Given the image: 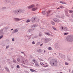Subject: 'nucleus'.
Returning <instances> with one entry per match:
<instances>
[{
    "label": "nucleus",
    "instance_id": "23",
    "mask_svg": "<svg viewBox=\"0 0 73 73\" xmlns=\"http://www.w3.org/2000/svg\"><path fill=\"white\" fill-rule=\"evenodd\" d=\"M30 21H31L30 20H27V23H29V22H30Z\"/></svg>",
    "mask_w": 73,
    "mask_h": 73
},
{
    "label": "nucleus",
    "instance_id": "10",
    "mask_svg": "<svg viewBox=\"0 0 73 73\" xmlns=\"http://www.w3.org/2000/svg\"><path fill=\"white\" fill-rule=\"evenodd\" d=\"M30 70L31 72H37L36 71L32 69H30Z\"/></svg>",
    "mask_w": 73,
    "mask_h": 73
},
{
    "label": "nucleus",
    "instance_id": "2",
    "mask_svg": "<svg viewBox=\"0 0 73 73\" xmlns=\"http://www.w3.org/2000/svg\"><path fill=\"white\" fill-rule=\"evenodd\" d=\"M32 61L34 62V63H35V65L36 66H38V64H37V61H36V60L35 59H33L32 60Z\"/></svg>",
    "mask_w": 73,
    "mask_h": 73
},
{
    "label": "nucleus",
    "instance_id": "22",
    "mask_svg": "<svg viewBox=\"0 0 73 73\" xmlns=\"http://www.w3.org/2000/svg\"><path fill=\"white\" fill-rule=\"evenodd\" d=\"M40 65H44L45 64H44L43 63H42V62H40Z\"/></svg>",
    "mask_w": 73,
    "mask_h": 73
},
{
    "label": "nucleus",
    "instance_id": "44",
    "mask_svg": "<svg viewBox=\"0 0 73 73\" xmlns=\"http://www.w3.org/2000/svg\"><path fill=\"white\" fill-rule=\"evenodd\" d=\"M39 36L40 37V36H42V35L41 34H40Z\"/></svg>",
    "mask_w": 73,
    "mask_h": 73
},
{
    "label": "nucleus",
    "instance_id": "14",
    "mask_svg": "<svg viewBox=\"0 0 73 73\" xmlns=\"http://www.w3.org/2000/svg\"><path fill=\"white\" fill-rule=\"evenodd\" d=\"M51 24L52 25H55V23L53 21H51Z\"/></svg>",
    "mask_w": 73,
    "mask_h": 73
},
{
    "label": "nucleus",
    "instance_id": "40",
    "mask_svg": "<svg viewBox=\"0 0 73 73\" xmlns=\"http://www.w3.org/2000/svg\"><path fill=\"white\" fill-rule=\"evenodd\" d=\"M43 45V44H41L40 45V46H42Z\"/></svg>",
    "mask_w": 73,
    "mask_h": 73
},
{
    "label": "nucleus",
    "instance_id": "52",
    "mask_svg": "<svg viewBox=\"0 0 73 73\" xmlns=\"http://www.w3.org/2000/svg\"><path fill=\"white\" fill-rule=\"evenodd\" d=\"M72 73H73V71H72Z\"/></svg>",
    "mask_w": 73,
    "mask_h": 73
},
{
    "label": "nucleus",
    "instance_id": "51",
    "mask_svg": "<svg viewBox=\"0 0 73 73\" xmlns=\"http://www.w3.org/2000/svg\"><path fill=\"white\" fill-rule=\"evenodd\" d=\"M21 53H22L23 54L24 52H22Z\"/></svg>",
    "mask_w": 73,
    "mask_h": 73
},
{
    "label": "nucleus",
    "instance_id": "28",
    "mask_svg": "<svg viewBox=\"0 0 73 73\" xmlns=\"http://www.w3.org/2000/svg\"><path fill=\"white\" fill-rule=\"evenodd\" d=\"M40 42H38L37 43V45H40Z\"/></svg>",
    "mask_w": 73,
    "mask_h": 73
},
{
    "label": "nucleus",
    "instance_id": "42",
    "mask_svg": "<svg viewBox=\"0 0 73 73\" xmlns=\"http://www.w3.org/2000/svg\"><path fill=\"white\" fill-rule=\"evenodd\" d=\"M21 66H24V65H23V64H21Z\"/></svg>",
    "mask_w": 73,
    "mask_h": 73
},
{
    "label": "nucleus",
    "instance_id": "4",
    "mask_svg": "<svg viewBox=\"0 0 73 73\" xmlns=\"http://www.w3.org/2000/svg\"><path fill=\"white\" fill-rule=\"evenodd\" d=\"M53 21H54V22H56V23L60 22V20L57 19H53Z\"/></svg>",
    "mask_w": 73,
    "mask_h": 73
},
{
    "label": "nucleus",
    "instance_id": "13",
    "mask_svg": "<svg viewBox=\"0 0 73 73\" xmlns=\"http://www.w3.org/2000/svg\"><path fill=\"white\" fill-rule=\"evenodd\" d=\"M15 13H18V12H19V10H16L15 11Z\"/></svg>",
    "mask_w": 73,
    "mask_h": 73
},
{
    "label": "nucleus",
    "instance_id": "7",
    "mask_svg": "<svg viewBox=\"0 0 73 73\" xmlns=\"http://www.w3.org/2000/svg\"><path fill=\"white\" fill-rule=\"evenodd\" d=\"M35 7V5H31L29 6L28 7V8L29 9H30V8H33V7Z\"/></svg>",
    "mask_w": 73,
    "mask_h": 73
},
{
    "label": "nucleus",
    "instance_id": "43",
    "mask_svg": "<svg viewBox=\"0 0 73 73\" xmlns=\"http://www.w3.org/2000/svg\"><path fill=\"white\" fill-rule=\"evenodd\" d=\"M12 40L13 41H14V38H13L12 39Z\"/></svg>",
    "mask_w": 73,
    "mask_h": 73
},
{
    "label": "nucleus",
    "instance_id": "3",
    "mask_svg": "<svg viewBox=\"0 0 73 73\" xmlns=\"http://www.w3.org/2000/svg\"><path fill=\"white\" fill-rule=\"evenodd\" d=\"M67 39L68 41H70V42H72L73 40V38L72 37L70 38H68L67 37L66 38Z\"/></svg>",
    "mask_w": 73,
    "mask_h": 73
},
{
    "label": "nucleus",
    "instance_id": "15",
    "mask_svg": "<svg viewBox=\"0 0 73 73\" xmlns=\"http://www.w3.org/2000/svg\"><path fill=\"white\" fill-rule=\"evenodd\" d=\"M60 3H61L62 4H66V3L64 2L60 1Z\"/></svg>",
    "mask_w": 73,
    "mask_h": 73
},
{
    "label": "nucleus",
    "instance_id": "41",
    "mask_svg": "<svg viewBox=\"0 0 73 73\" xmlns=\"http://www.w3.org/2000/svg\"><path fill=\"white\" fill-rule=\"evenodd\" d=\"M14 63H16V60H15V61L14 60Z\"/></svg>",
    "mask_w": 73,
    "mask_h": 73
},
{
    "label": "nucleus",
    "instance_id": "21",
    "mask_svg": "<svg viewBox=\"0 0 73 73\" xmlns=\"http://www.w3.org/2000/svg\"><path fill=\"white\" fill-rule=\"evenodd\" d=\"M48 50H51L52 49V47H50L48 48Z\"/></svg>",
    "mask_w": 73,
    "mask_h": 73
},
{
    "label": "nucleus",
    "instance_id": "35",
    "mask_svg": "<svg viewBox=\"0 0 73 73\" xmlns=\"http://www.w3.org/2000/svg\"><path fill=\"white\" fill-rule=\"evenodd\" d=\"M68 33H64V35H68Z\"/></svg>",
    "mask_w": 73,
    "mask_h": 73
},
{
    "label": "nucleus",
    "instance_id": "49",
    "mask_svg": "<svg viewBox=\"0 0 73 73\" xmlns=\"http://www.w3.org/2000/svg\"><path fill=\"white\" fill-rule=\"evenodd\" d=\"M45 50H44V53H45Z\"/></svg>",
    "mask_w": 73,
    "mask_h": 73
},
{
    "label": "nucleus",
    "instance_id": "31",
    "mask_svg": "<svg viewBox=\"0 0 73 73\" xmlns=\"http://www.w3.org/2000/svg\"><path fill=\"white\" fill-rule=\"evenodd\" d=\"M3 36L2 35L1 36H0V39H1V38H3Z\"/></svg>",
    "mask_w": 73,
    "mask_h": 73
},
{
    "label": "nucleus",
    "instance_id": "39",
    "mask_svg": "<svg viewBox=\"0 0 73 73\" xmlns=\"http://www.w3.org/2000/svg\"><path fill=\"white\" fill-rule=\"evenodd\" d=\"M33 44H35V42L34 41H33L32 42Z\"/></svg>",
    "mask_w": 73,
    "mask_h": 73
},
{
    "label": "nucleus",
    "instance_id": "53",
    "mask_svg": "<svg viewBox=\"0 0 73 73\" xmlns=\"http://www.w3.org/2000/svg\"><path fill=\"white\" fill-rule=\"evenodd\" d=\"M42 13L43 12V11H42Z\"/></svg>",
    "mask_w": 73,
    "mask_h": 73
},
{
    "label": "nucleus",
    "instance_id": "47",
    "mask_svg": "<svg viewBox=\"0 0 73 73\" xmlns=\"http://www.w3.org/2000/svg\"><path fill=\"white\" fill-rule=\"evenodd\" d=\"M50 35L51 36H53V35Z\"/></svg>",
    "mask_w": 73,
    "mask_h": 73
},
{
    "label": "nucleus",
    "instance_id": "19",
    "mask_svg": "<svg viewBox=\"0 0 73 73\" xmlns=\"http://www.w3.org/2000/svg\"><path fill=\"white\" fill-rule=\"evenodd\" d=\"M17 61H18V62H21V61L20 60V59L19 58H18Z\"/></svg>",
    "mask_w": 73,
    "mask_h": 73
},
{
    "label": "nucleus",
    "instance_id": "8",
    "mask_svg": "<svg viewBox=\"0 0 73 73\" xmlns=\"http://www.w3.org/2000/svg\"><path fill=\"white\" fill-rule=\"evenodd\" d=\"M44 42H48L49 41V39L47 38H46L44 40Z\"/></svg>",
    "mask_w": 73,
    "mask_h": 73
},
{
    "label": "nucleus",
    "instance_id": "24",
    "mask_svg": "<svg viewBox=\"0 0 73 73\" xmlns=\"http://www.w3.org/2000/svg\"><path fill=\"white\" fill-rule=\"evenodd\" d=\"M5 69H6V70H7V71L8 72L9 71V69H8V68H5Z\"/></svg>",
    "mask_w": 73,
    "mask_h": 73
},
{
    "label": "nucleus",
    "instance_id": "25",
    "mask_svg": "<svg viewBox=\"0 0 73 73\" xmlns=\"http://www.w3.org/2000/svg\"><path fill=\"white\" fill-rule=\"evenodd\" d=\"M48 65H46V66H43V67H44V68H45V67H48Z\"/></svg>",
    "mask_w": 73,
    "mask_h": 73
},
{
    "label": "nucleus",
    "instance_id": "29",
    "mask_svg": "<svg viewBox=\"0 0 73 73\" xmlns=\"http://www.w3.org/2000/svg\"><path fill=\"white\" fill-rule=\"evenodd\" d=\"M19 12H20V13H21V12H22V11L21 10H19Z\"/></svg>",
    "mask_w": 73,
    "mask_h": 73
},
{
    "label": "nucleus",
    "instance_id": "30",
    "mask_svg": "<svg viewBox=\"0 0 73 73\" xmlns=\"http://www.w3.org/2000/svg\"><path fill=\"white\" fill-rule=\"evenodd\" d=\"M33 21H35V18H33Z\"/></svg>",
    "mask_w": 73,
    "mask_h": 73
},
{
    "label": "nucleus",
    "instance_id": "45",
    "mask_svg": "<svg viewBox=\"0 0 73 73\" xmlns=\"http://www.w3.org/2000/svg\"><path fill=\"white\" fill-rule=\"evenodd\" d=\"M13 29H11V31H13Z\"/></svg>",
    "mask_w": 73,
    "mask_h": 73
},
{
    "label": "nucleus",
    "instance_id": "11",
    "mask_svg": "<svg viewBox=\"0 0 73 73\" xmlns=\"http://www.w3.org/2000/svg\"><path fill=\"white\" fill-rule=\"evenodd\" d=\"M37 10V8H33L32 9V11H36Z\"/></svg>",
    "mask_w": 73,
    "mask_h": 73
},
{
    "label": "nucleus",
    "instance_id": "1",
    "mask_svg": "<svg viewBox=\"0 0 73 73\" xmlns=\"http://www.w3.org/2000/svg\"><path fill=\"white\" fill-rule=\"evenodd\" d=\"M50 64L52 66H56L57 65V61L55 59L52 60L50 61Z\"/></svg>",
    "mask_w": 73,
    "mask_h": 73
},
{
    "label": "nucleus",
    "instance_id": "36",
    "mask_svg": "<svg viewBox=\"0 0 73 73\" xmlns=\"http://www.w3.org/2000/svg\"><path fill=\"white\" fill-rule=\"evenodd\" d=\"M53 29H54V30H56V28L55 27H53Z\"/></svg>",
    "mask_w": 73,
    "mask_h": 73
},
{
    "label": "nucleus",
    "instance_id": "12",
    "mask_svg": "<svg viewBox=\"0 0 73 73\" xmlns=\"http://www.w3.org/2000/svg\"><path fill=\"white\" fill-rule=\"evenodd\" d=\"M37 52L39 53H41V52H42V50L41 49H40L37 50Z\"/></svg>",
    "mask_w": 73,
    "mask_h": 73
},
{
    "label": "nucleus",
    "instance_id": "33",
    "mask_svg": "<svg viewBox=\"0 0 73 73\" xmlns=\"http://www.w3.org/2000/svg\"><path fill=\"white\" fill-rule=\"evenodd\" d=\"M71 17L72 18H73V13H72V15H71Z\"/></svg>",
    "mask_w": 73,
    "mask_h": 73
},
{
    "label": "nucleus",
    "instance_id": "26",
    "mask_svg": "<svg viewBox=\"0 0 73 73\" xmlns=\"http://www.w3.org/2000/svg\"><path fill=\"white\" fill-rule=\"evenodd\" d=\"M17 68H20V66H19V65H17Z\"/></svg>",
    "mask_w": 73,
    "mask_h": 73
},
{
    "label": "nucleus",
    "instance_id": "50",
    "mask_svg": "<svg viewBox=\"0 0 73 73\" xmlns=\"http://www.w3.org/2000/svg\"><path fill=\"white\" fill-rule=\"evenodd\" d=\"M60 73H63L62 72H60Z\"/></svg>",
    "mask_w": 73,
    "mask_h": 73
},
{
    "label": "nucleus",
    "instance_id": "46",
    "mask_svg": "<svg viewBox=\"0 0 73 73\" xmlns=\"http://www.w3.org/2000/svg\"><path fill=\"white\" fill-rule=\"evenodd\" d=\"M60 9V8H57V9Z\"/></svg>",
    "mask_w": 73,
    "mask_h": 73
},
{
    "label": "nucleus",
    "instance_id": "16",
    "mask_svg": "<svg viewBox=\"0 0 73 73\" xmlns=\"http://www.w3.org/2000/svg\"><path fill=\"white\" fill-rule=\"evenodd\" d=\"M45 34H46L47 35H48V36H50V34L49 33H48L47 32H45Z\"/></svg>",
    "mask_w": 73,
    "mask_h": 73
},
{
    "label": "nucleus",
    "instance_id": "9",
    "mask_svg": "<svg viewBox=\"0 0 73 73\" xmlns=\"http://www.w3.org/2000/svg\"><path fill=\"white\" fill-rule=\"evenodd\" d=\"M17 32H18V30L17 29H15L13 31V33H16Z\"/></svg>",
    "mask_w": 73,
    "mask_h": 73
},
{
    "label": "nucleus",
    "instance_id": "6",
    "mask_svg": "<svg viewBox=\"0 0 73 73\" xmlns=\"http://www.w3.org/2000/svg\"><path fill=\"white\" fill-rule=\"evenodd\" d=\"M22 62L23 64H25V63H27L28 62V61L25 60H23Z\"/></svg>",
    "mask_w": 73,
    "mask_h": 73
},
{
    "label": "nucleus",
    "instance_id": "27",
    "mask_svg": "<svg viewBox=\"0 0 73 73\" xmlns=\"http://www.w3.org/2000/svg\"><path fill=\"white\" fill-rule=\"evenodd\" d=\"M9 45L7 46L6 47V49H8V48H9Z\"/></svg>",
    "mask_w": 73,
    "mask_h": 73
},
{
    "label": "nucleus",
    "instance_id": "32",
    "mask_svg": "<svg viewBox=\"0 0 73 73\" xmlns=\"http://www.w3.org/2000/svg\"><path fill=\"white\" fill-rule=\"evenodd\" d=\"M38 59L40 61H43V60L41 59L40 58H38Z\"/></svg>",
    "mask_w": 73,
    "mask_h": 73
},
{
    "label": "nucleus",
    "instance_id": "37",
    "mask_svg": "<svg viewBox=\"0 0 73 73\" xmlns=\"http://www.w3.org/2000/svg\"><path fill=\"white\" fill-rule=\"evenodd\" d=\"M3 9H6V7H4L3 8Z\"/></svg>",
    "mask_w": 73,
    "mask_h": 73
},
{
    "label": "nucleus",
    "instance_id": "38",
    "mask_svg": "<svg viewBox=\"0 0 73 73\" xmlns=\"http://www.w3.org/2000/svg\"><path fill=\"white\" fill-rule=\"evenodd\" d=\"M65 64L66 65H68V64H68V63L67 62H66L65 63Z\"/></svg>",
    "mask_w": 73,
    "mask_h": 73
},
{
    "label": "nucleus",
    "instance_id": "17",
    "mask_svg": "<svg viewBox=\"0 0 73 73\" xmlns=\"http://www.w3.org/2000/svg\"><path fill=\"white\" fill-rule=\"evenodd\" d=\"M45 13L48 14L49 13H50V11H47L46 12H45Z\"/></svg>",
    "mask_w": 73,
    "mask_h": 73
},
{
    "label": "nucleus",
    "instance_id": "34",
    "mask_svg": "<svg viewBox=\"0 0 73 73\" xmlns=\"http://www.w3.org/2000/svg\"><path fill=\"white\" fill-rule=\"evenodd\" d=\"M60 8H64V7H63V6H60Z\"/></svg>",
    "mask_w": 73,
    "mask_h": 73
},
{
    "label": "nucleus",
    "instance_id": "20",
    "mask_svg": "<svg viewBox=\"0 0 73 73\" xmlns=\"http://www.w3.org/2000/svg\"><path fill=\"white\" fill-rule=\"evenodd\" d=\"M68 11L69 13H72L73 12V11L72 10H69Z\"/></svg>",
    "mask_w": 73,
    "mask_h": 73
},
{
    "label": "nucleus",
    "instance_id": "18",
    "mask_svg": "<svg viewBox=\"0 0 73 73\" xmlns=\"http://www.w3.org/2000/svg\"><path fill=\"white\" fill-rule=\"evenodd\" d=\"M21 20V19H19L18 18H16L15 19V21H19L20 20Z\"/></svg>",
    "mask_w": 73,
    "mask_h": 73
},
{
    "label": "nucleus",
    "instance_id": "5",
    "mask_svg": "<svg viewBox=\"0 0 73 73\" xmlns=\"http://www.w3.org/2000/svg\"><path fill=\"white\" fill-rule=\"evenodd\" d=\"M63 31L64 30L66 31L67 30V28L66 27H65V28H64L63 27H61L60 28Z\"/></svg>",
    "mask_w": 73,
    "mask_h": 73
},
{
    "label": "nucleus",
    "instance_id": "48",
    "mask_svg": "<svg viewBox=\"0 0 73 73\" xmlns=\"http://www.w3.org/2000/svg\"><path fill=\"white\" fill-rule=\"evenodd\" d=\"M64 16H63V17H61L62 18H64Z\"/></svg>",
    "mask_w": 73,
    "mask_h": 73
}]
</instances>
